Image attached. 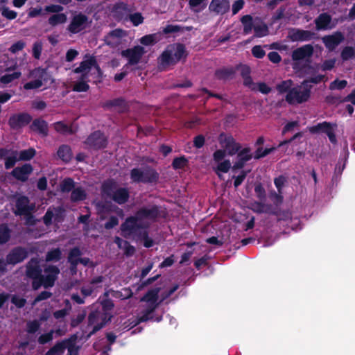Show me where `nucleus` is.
I'll return each mask as SVG.
<instances>
[{
  "mask_svg": "<svg viewBox=\"0 0 355 355\" xmlns=\"http://www.w3.org/2000/svg\"><path fill=\"white\" fill-rule=\"evenodd\" d=\"M331 16L327 12L320 14L314 20L316 29L321 31L331 28L329 24L331 22Z\"/></svg>",
  "mask_w": 355,
  "mask_h": 355,
  "instance_id": "nucleus-27",
  "label": "nucleus"
},
{
  "mask_svg": "<svg viewBox=\"0 0 355 355\" xmlns=\"http://www.w3.org/2000/svg\"><path fill=\"white\" fill-rule=\"evenodd\" d=\"M106 107H119L121 109H125L126 108V103L125 101L122 98H114L110 101H108L106 104Z\"/></svg>",
  "mask_w": 355,
  "mask_h": 355,
  "instance_id": "nucleus-51",
  "label": "nucleus"
},
{
  "mask_svg": "<svg viewBox=\"0 0 355 355\" xmlns=\"http://www.w3.org/2000/svg\"><path fill=\"white\" fill-rule=\"evenodd\" d=\"M250 208L255 213H267L274 216H279V210L272 207V205L265 204L264 201H254L250 204Z\"/></svg>",
  "mask_w": 355,
  "mask_h": 355,
  "instance_id": "nucleus-20",
  "label": "nucleus"
},
{
  "mask_svg": "<svg viewBox=\"0 0 355 355\" xmlns=\"http://www.w3.org/2000/svg\"><path fill=\"white\" fill-rule=\"evenodd\" d=\"M54 331L51 330L48 333L40 335L37 339L38 343L40 345H45L53 339Z\"/></svg>",
  "mask_w": 355,
  "mask_h": 355,
  "instance_id": "nucleus-54",
  "label": "nucleus"
},
{
  "mask_svg": "<svg viewBox=\"0 0 355 355\" xmlns=\"http://www.w3.org/2000/svg\"><path fill=\"white\" fill-rule=\"evenodd\" d=\"M36 151L34 148H30L26 150H21L19 155V159L23 161L31 160L35 155Z\"/></svg>",
  "mask_w": 355,
  "mask_h": 355,
  "instance_id": "nucleus-49",
  "label": "nucleus"
},
{
  "mask_svg": "<svg viewBox=\"0 0 355 355\" xmlns=\"http://www.w3.org/2000/svg\"><path fill=\"white\" fill-rule=\"evenodd\" d=\"M156 309V305L153 306H148L146 309L141 311V315L136 318V324H139L141 322H147L154 319L153 313Z\"/></svg>",
  "mask_w": 355,
  "mask_h": 355,
  "instance_id": "nucleus-29",
  "label": "nucleus"
},
{
  "mask_svg": "<svg viewBox=\"0 0 355 355\" xmlns=\"http://www.w3.org/2000/svg\"><path fill=\"white\" fill-rule=\"evenodd\" d=\"M130 176L132 182L143 184H157L159 178L157 171L150 166L132 168Z\"/></svg>",
  "mask_w": 355,
  "mask_h": 355,
  "instance_id": "nucleus-3",
  "label": "nucleus"
},
{
  "mask_svg": "<svg viewBox=\"0 0 355 355\" xmlns=\"http://www.w3.org/2000/svg\"><path fill=\"white\" fill-rule=\"evenodd\" d=\"M30 129L42 137H46L49 135L48 123L40 118L35 119L32 121Z\"/></svg>",
  "mask_w": 355,
  "mask_h": 355,
  "instance_id": "nucleus-24",
  "label": "nucleus"
},
{
  "mask_svg": "<svg viewBox=\"0 0 355 355\" xmlns=\"http://www.w3.org/2000/svg\"><path fill=\"white\" fill-rule=\"evenodd\" d=\"M62 259V251L59 248H53L47 252L45 260L46 262H57Z\"/></svg>",
  "mask_w": 355,
  "mask_h": 355,
  "instance_id": "nucleus-34",
  "label": "nucleus"
},
{
  "mask_svg": "<svg viewBox=\"0 0 355 355\" xmlns=\"http://www.w3.org/2000/svg\"><path fill=\"white\" fill-rule=\"evenodd\" d=\"M82 252L78 247H74L71 248L68 255V262L74 261L80 258Z\"/></svg>",
  "mask_w": 355,
  "mask_h": 355,
  "instance_id": "nucleus-56",
  "label": "nucleus"
},
{
  "mask_svg": "<svg viewBox=\"0 0 355 355\" xmlns=\"http://www.w3.org/2000/svg\"><path fill=\"white\" fill-rule=\"evenodd\" d=\"M182 30L180 25L168 24L162 30V33L167 35L170 33H178Z\"/></svg>",
  "mask_w": 355,
  "mask_h": 355,
  "instance_id": "nucleus-62",
  "label": "nucleus"
},
{
  "mask_svg": "<svg viewBox=\"0 0 355 355\" xmlns=\"http://www.w3.org/2000/svg\"><path fill=\"white\" fill-rule=\"evenodd\" d=\"M42 270L37 257L31 258L26 265V275L29 279H38L42 277Z\"/></svg>",
  "mask_w": 355,
  "mask_h": 355,
  "instance_id": "nucleus-16",
  "label": "nucleus"
},
{
  "mask_svg": "<svg viewBox=\"0 0 355 355\" xmlns=\"http://www.w3.org/2000/svg\"><path fill=\"white\" fill-rule=\"evenodd\" d=\"M173 51L168 49H165L159 55L158 60L161 66L166 67L171 65H175L177 62L173 58Z\"/></svg>",
  "mask_w": 355,
  "mask_h": 355,
  "instance_id": "nucleus-28",
  "label": "nucleus"
},
{
  "mask_svg": "<svg viewBox=\"0 0 355 355\" xmlns=\"http://www.w3.org/2000/svg\"><path fill=\"white\" fill-rule=\"evenodd\" d=\"M10 238V230L6 225H0V243H7Z\"/></svg>",
  "mask_w": 355,
  "mask_h": 355,
  "instance_id": "nucleus-47",
  "label": "nucleus"
},
{
  "mask_svg": "<svg viewBox=\"0 0 355 355\" xmlns=\"http://www.w3.org/2000/svg\"><path fill=\"white\" fill-rule=\"evenodd\" d=\"M253 19L250 15H246L241 17V21L243 26V33L248 35L254 29Z\"/></svg>",
  "mask_w": 355,
  "mask_h": 355,
  "instance_id": "nucleus-35",
  "label": "nucleus"
},
{
  "mask_svg": "<svg viewBox=\"0 0 355 355\" xmlns=\"http://www.w3.org/2000/svg\"><path fill=\"white\" fill-rule=\"evenodd\" d=\"M32 120L33 118L30 114L21 112L12 114L8 119V123L10 129L18 130L28 125Z\"/></svg>",
  "mask_w": 355,
  "mask_h": 355,
  "instance_id": "nucleus-8",
  "label": "nucleus"
},
{
  "mask_svg": "<svg viewBox=\"0 0 355 355\" xmlns=\"http://www.w3.org/2000/svg\"><path fill=\"white\" fill-rule=\"evenodd\" d=\"M160 291L159 287H156L148 290L146 294L141 297V301L148 303V306H153L156 305V309L158 307L159 302H158L159 293Z\"/></svg>",
  "mask_w": 355,
  "mask_h": 355,
  "instance_id": "nucleus-25",
  "label": "nucleus"
},
{
  "mask_svg": "<svg viewBox=\"0 0 355 355\" xmlns=\"http://www.w3.org/2000/svg\"><path fill=\"white\" fill-rule=\"evenodd\" d=\"M84 144L89 149L99 150L107 146L108 139L104 132L101 130H96L87 137Z\"/></svg>",
  "mask_w": 355,
  "mask_h": 355,
  "instance_id": "nucleus-6",
  "label": "nucleus"
},
{
  "mask_svg": "<svg viewBox=\"0 0 355 355\" xmlns=\"http://www.w3.org/2000/svg\"><path fill=\"white\" fill-rule=\"evenodd\" d=\"M313 52L314 49L312 44H305L293 51L291 58L294 62L309 59L313 56Z\"/></svg>",
  "mask_w": 355,
  "mask_h": 355,
  "instance_id": "nucleus-17",
  "label": "nucleus"
},
{
  "mask_svg": "<svg viewBox=\"0 0 355 355\" xmlns=\"http://www.w3.org/2000/svg\"><path fill=\"white\" fill-rule=\"evenodd\" d=\"M76 340H77V336L73 334V335H71L69 338L64 339V340H63L62 341H59V342L61 343V345H62L63 347H64V350L66 349H67V350H68L69 349L79 347L76 344Z\"/></svg>",
  "mask_w": 355,
  "mask_h": 355,
  "instance_id": "nucleus-44",
  "label": "nucleus"
},
{
  "mask_svg": "<svg viewBox=\"0 0 355 355\" xmlns=\"http://www.w3.org/2000/svg\"><path fill=\"white\" fill-rule=\"evenodd\" d=\"M254 192L256 196L261 201H265L266 199V192L261 182H257L254 185Z\"/></svg>",
  "mask_w": 355,
  "mask_h": 355,
  "instance_id": "nucleus-50",
  "label": "nucleus"
},
{
  "mask_svg": "<svg viewBox=\"0 0 355 355\" xmlns=\"http://www.w3.org/2000/svg\"><path fill=\"white\" fill-rule=\"evenodd\" d=\"M28 256V250L22 246L13 248L7 254L6 258L9 265H17L23 262Z\"/></svg>",
  "mask_w": 355,
  "mask_h": 355,
  "instance_id": "nucleus-9",
  "label": "nucleus"
},
{
  "mask_svg": "<svg viewBox=\"0 0 355 355\" xmlns=\"http://www.w3.org/2000/svg\"><path fill=\"white\" fill-rule=\"evenodd\" d=\"M347 85V82L345 80H338L336 79L333 82L331 83L329 85L330 89H344Z\"/></svg>",
  "mask_w": 355,
  "mask_h": 355,
  "instance_id": "nucleus-60",
  "label": "nucleus"
},
{
  "mask_svg": "<svg viewBox=\"0 0 355 355\" xmlns=\"http://www.w3.org/2000/svg\"><path fill=\"white\" fill-rule=\"evenodd\" d=\"M21 73L19 71H15L12 73H6L3 75L0 78V82L2 84H8L12 83L13 80L18 79L21 76Z\"/></svg>",
  "mask_w": 355,
  "mask_h": 355,
  "instance_id": "nucleus-43",
  "label": "nucleus"
},
{
  "mask_svg": "<svg viewBox=\"0 0 355 355\" xmlns=\"http://www.w3.org/2000/svg\"><path fill=\"white\" fill-rule=\"evenodd\" d=\"M279 148H277V146H272L271 148H266L265 149H263L262 147H258L257 150L254 152L253 157L255 159H259L261 158H263L268 155L270 154L271 153L274 152Z\"/></svg>",
  "mask_w": 355,
  "mask_h": 355,
  "instance_id": "nucleus-39",
  "label": "nucleus"
},
{
  "mask_svg": "<svg viewBox=\"0 0 355 355\" xmlns=\"http://www.w3.org/2000/svg\"><path fill=\"white\" fill-rule=\"evenodd\" d=\"M254 31L256 37H262L268 34V28L265 23L254 26Z\"/></svg>",
  "mask_w": 355,
  "mask_h": 355,
  "instance_id": "nucleus-46",
  "label": "nucleus"
},
{
  "mask_svg": "<svg viewBox=\"0 0 355 355\" xmlns=\"http://www.w3.org/2000/svg\"><path fill=\"white\" fill-rule=\"evenodd\" d=\"M75 189V182L71 178H64L60 184V189L63 193H69Z\"/></svg>",
  "mask_w": 355,
  "mask_h": 355,
  "instance_id": "nucleus-40",
  "label": "nucleus"
},
{
  "mask_svg": "<svg viewBox=\"0 0 355 355\" xmlns=\"http://www.w3.org/2000/svg\"><path fill=\"white\" fill-rule=\"evenodd\" d=\"M87 198L85 191L81 187L75 188L71 193L70 200L72 202L83 201Z\"/></svg>",
  "mask_w": 355,
  "mask_h": 355,
  "instance_id": "nucleus-32",
  "label": "nucleus"
},
{
  "mask_svg": "<svg viewBox=\"0 0 355 355\" xmlns=\"http://www.w3.org/2000/svg\"><path fill=\"white\" fill-rule=\"evenodd\" d=\"M33 170V166L30 164H24L21 166L15 167L12 171L11 174L16 180L26 182Z\"/></svg>",
  "mask_w": 355,
  "mask_h": 355,
  "instance_id": "nucleus-21",
  "label": "nucleus"
},
{
  "mask_svg": "<svg viewBox=\"0 0 355 355\" xmlns=\"http://www.w3.org/2000/svg\"><path fill=\"white\" fill-rule=\"evenodd\" d=\"M209 9L217 15H224L230 10L229 0H212Z\"/></svg>",
  "mask_w": 355,
  "mask_h": 355,
  "instance_id": "nucleus-23",
  "label": "nucleus"
},
{
  "mask_svg": "<svg viewBox=\"0 0 355 355\" xmlns=\"http://www.w3.org/2000/svg\"><path fill=\"white\" fill-rule=\"evenodd\" d=\"M188 164L189 160L184 155H182L174 158L172 162L171 166L173 169L178 170L184 168L186 166H188Z\"/></svg>",
  "mask_w": 355,
  "mask_h": 355,
  "instance_id": "nucleus-37",
  "label": "nucleus"
},
{
  "mask_svg": "<svg viewBox=\"0 0 355 355\" xmlns=\"http://www.w3.org/2000/svg\"><path fill=\"white\" fill-rule=\"evenodd\" d=\"M293 85V82L292 80H283L279 84L277 85L276 89L278 91L279 94H284L286 93L288 94V92L293 88L292 85Z\"/></svg>",
  "mask_w": 355,
  "mask_h": 355,
  "instance_id": "nucleus-41",
  "label": "nucleus"
},
{
  "mask_svg": "<svg viewBox=\"0 0 355 355\" xmlns=\"http://www.w3.org/2000/svg\"><path fill=\"white\" fill-rule=\"evenodd\" d=\"M43 83L42 80L36 79L25 83L24 88L26 90L38 89L41 87Z\"/></svg>",
  "mask_w": 355,
  "mask_h": 355,
  "instance_id": "nucleus-61",
  "label": "nucleus"
},
{
  "mask_svg": "<svg viewBox=\"0 0 355 355\" xmlns=\"http://www.w3.org/2000/svg\"><path fill=\"white\" fill-rule=\"evenodd\" d=\"M322 40L326 48L332 51L344 41L345 37L342 32L336 31L332 35L324 36Z\"/></svg>",
  "mask_w": 355,
  "mask_h": 355,
  "instance_id": "nucleus-19",
  "label": "nucleus"
},
{
  "mask_svg": "<svg viewBox=\"0 0 355 355\" xmlns=\"http://www.w3.org/2000/svg\"><path fill=\"white\" fill-rule=\"evenodd\" d=\"M92 67H94L97 71L98 78H101L103 75L102 70L99 65L97 64L95 57L92 56L87 60H85L80 63L79 67H76L73 72L75 73H85L86 71L91 69Z\"/></svg>",
  "mask_w": 355,
  "mask_h": 355,
  "instance_id": "nucleus-18",
  "label": "nucleus"
},
{
  "mask_svg": "<svg viewBox=\"0 0 355 355\" xmlns=\"http://www.w3.org/2000/svg\"><path fill=\"white\" fill-rule=\"evenodd\" d=\"M87 78V73H82L80 80L76 82L73 87V91L77 92H87L89 89V85L85 81Z\"/></svg>",
  "mask_w": 355,
  "mask_h": 355,
  "instance_id": "nucleus-33",
  "label": "nucleus"
},
{
  "mask_svg": "<svg viewBox=\"0 0 355 355\" xmlns=\"http://www.w3.org/2000/svg\"><path fill=\"white\" fill-rule=\"evenodd\" d=\"M1 11V15L4 17H6V19H10V20L15 19L17 16V12L10 10L8 8L6 7L5 6L2 8Z\"/></svg>",
  "mask_w": 355,
  "mask_h": 355,
  "instance_id": "nucleus-63",
  "label": "nucleus"
},
{
  "mask_svg": "<svg viewBox=\"0 0 355 355\" xmlns=\"http://www.w3.org/2000/svg\"><path fill=\"white\" fill-rule=\"evenodd\" d=\"M218 140L223 147L227 151L229 155H234L241 148L239 143H237L232 135H227L224 132L219 135Z\"/></svg>",
  "mask_w": 355,
  "mask_h": 355,
  "instance_id": "nucleus-10",
  "label": "nucleus"
},
{
  "mask_svg": "<svg viewBox=\"0 0 355 355\" xmlns=\"http://www.w3.org/2000/svg\"><path fill=\"white\" fill-rule=\"evenodd\" d=\"M44 275L42 274L41 277L44 280V288L53 286L60 272L59 268L54 265H48L44 267Z\"/></svg>",
  "mask_w": 355,
  "mask_h": 355,
  "instance_id": "nucleus-15",
  "label": "nucleus"
},
{
  "mask_svg": "<svg viewBox=\"0 0 355 355\" xmlns=\"http://www.w3.org/2000/svg\"><path fill=\"white\" fill-rule=\"evenodd\" d=\"M40 327V323L37 320L29 321L26 324V331L28 334H33L36 333Z\"/></svg>",
  "mask_w": 355,
  "mask_h": 355,
  "instance_id": "nucleus-55",
  "label": "nucleus"
},
{
  "mask_svg": "<svg viewBox=\"0 0 355 355\" xmlns=\"http://www.w3.org/2000/svg\"><path fill=\"white\" fill-rule=\"evenodd\" d=\"M236 69L230 67H222L215 71L214 76L218 80L227 81L234 78Z\"/></svg>",
  "mask_w": 355,
  "mask_h": 355,
  "instance_id": "nucleus-26",
  "label": "nucleus"
},
{
  "mask_svg": "<svg viewBox=\"0 0 355 355\" xmlns=\"http://www.w3.org/2000/svg\"><path fill=\"white\" fill-rule=\"evenodd\" d=\"M324 78V76L321 75V74H319V75H317L315 76H312L307 79H305L302 82V85L305 86V87H310L311 85H308V83L318 84V83H321Z\"/></svg>",
  "mask_w": 355,
  "mask_h": 355,
  "instance_id": "nucleus-58",
  "label": "nucleus"
},
{
  "mask_svg": "<svg viewBox=\"0 0 355 355\" xmlns=\"http://www.w3.org/2000/svg\"><path fill=\"white\" fill-rule=\"evenodd\" d=\"M340 57L343 61L355 58V49L352 46L344 47L340 53Z\"/></svg>",
  "mask_w": 355,
  "mask_h": 355,
  "instance_id": "nucleus-42",
  "label": "nucleus"
},
{
  "mask_svg": "<svg viewBox=\"0 0 355 355\" xmlns=\"http://www.w3.org/2000/svg\"><path fill=\"white\" fill-rule=\"evenodd\" d=\"M57 155L64 162L68 163L72 158L71 148L68 145L62 144L59 147Z\"/></svg>",
  "mask_w": 355,
  "mask_h": 355,
  "instance_id": "nucleus-30",
  "label": "nucleus"
},
{
  "mask_svg": "<svg viewBox=\"0 0 355 355\" xmlns=\"http://www.w3.org/2000/svg\"><path fill=\"white\" fill-rule=\"evenodd\" d=\"M129 19L133 26H138L144 22V18L140 12L130 15Z\"/></svg>",
  "mask_w": 355,
  "mask_h": 355,
  "instance_id": "nucleus-59",
  "label": "nucleus"
},
{
  "mask_svg": "<svg viewBox=\"0 0 355 355\" xmlns=\"http://www.w3.org/2000/svg\"><path fill=\"white\" fill-rule=\"evenodd\" d=\"M310 87L297 85L293 87L285 96L286 101L289 105L302 104L307 102L311 97Z\"/></svg>",
  "mask_w": 355,
  "mask_h": 355,
  "instance_id": "nucleus-4",
  "label": "nucleus"
},
{
  "mask_svg": "<svg viewBox=\"0 0 355 355\" xmlns=\"http://www.w3.org/2000/svg\"><path fill=\"white\" fill-rule=\"evenodd\" d=\"M64 352V347L60 342H57L46 352L45 355H62Z\"/></svg>",
  "mask_w": 355,
  "mask_h": 355,
  "instance_id": "nucleus-48",
  "label": "nucleus"
},
{
  "mask_svg": "<svg viewBox=\"0 0 355 355\" xmlns=\"http://www.w3.org/2000/svg\"><path fill=\"white\" fill-rule=\"evenodd\" d=\"M15 198V208L14 214L16 216H25L28 217V220L33 218L32 211L35 209V204L30 202L28 197L24 195L15 194L13 196Z\"/></svg>",
  "mask_w": 355,
  "mask_h": 355,
  "instance_id": "nucleus-5",
  "label": "nucleus"
},
{
  "mask_svg": "<svg viewBox=\"0 0 355 355\" xmlns=\"http://www.w3.org/2000/svg\"><path fill=\"white\" fill-rule=\"evenodd\" d=\"M139 41L145 46L154 45L159 41V36L158 33L148 34L141 37Z\"/></svg>",
  "mask_w": 355,
  "mask_h": 355,
  "instance_id": "nucleus-36",
  "label": "nucleus"
},
{
  "mask_svg": "<svg viewBox=\"0 0 355 355\" xmlns=\"http://www.w3.org/2000/svg\"><path fill=\"white\" fill-rule=\"evenodd\" d=\"M252 54L254 58L261 59L265 56L266 51L263 49L261 46L256 45L252 49Z\"/></svg>",
  "mask_w": 355,
  "mask_h": 355,
  "instance_id": "nucleus-64",
  "label": "nucleus"
},
{
  "mask_svg": "<svg viewBox=\"0 0 355 355\" xmlns=\"http://www.w3.org/2000/svg\"><path fill=\"white\" fill-rule=\"evenodd\" d=\"M66 21L67 15L64 13H58L51 15L48 19V23L52 26H55L58 24L65 23Z\"/></svg>",
  "mask_w": 355,
  "mask_h": 355,
  "instance_id": "nucleus-38",
  "label": "nucleus"
},
{
  "mask_svg": "<svg viewBox=\"0 0 355 355\" xmlns=\"http://www.w3.org/2000/svg\"><path fill=\"white\" fill-rule=\"evenodd\" d=\"M54 220L56 223H62L64 219V212L65 210L62 207H57L54 208Z\"/></svg>",
  "mask_w": 355,
  "mask_h": 355,
  "instance_id": "nucleus-57",
  "label": "nucleus"
},
{
  "mask_svg": "<svg viewBox=\"0 0 355 355\" xmlns=\"http://www.w3.org/2000/svg\"><path fill=\"white\" fill-rule=\"evenodd\" d=\"M144 53V48L139 45L121 51V55L128 58V64L130 65L137 64Z\"/></svg>",
  "mask_w": 355,
  "mask_h": 355,
  "instance_id": "nucleus-12",
  "label": "nucleus"
},
{
  "mask_svg": "<svg viewBox=\"0 0 355 355\" xmlns=\"http://www.w3.org/2000/svg\"><path fill=\"white\" fill-rule=\"evenodd\" d=\"M337 127L336 123L332 124L330 122L323 121L309 128V131L311 134L324 133L327 135L330 142L333 144L337 143V139L335 134V128Z\"/></svg>",
  "mask_w": 355,
  "mask_h": 355,
  "instance_id": "nucleus-7",
  "label": "nucleus"
},
{
  "mask_svg": "<svg viewBox=\"0 0 355 355\" xmlns=\"http://www.w3.org/2000/svg\"><path fill=\"white\" fill-rule=\"evenodd\" d=\"M175 53L173 54V58L178 63L181 60H185L188 56V52L187 51L184 44L182 43H176L174 44Z\"/></svg>",
  "mask_w": 355,
  "mask_h": 355,
  "instance_id": "nucleus-31",
  "label": "nucleus"
},
{
  "mask_svg": "<svg viewBox=\"0 0 355 355\" xmlns=\"http://www.w3.org/2000/svg\"><path fill=\"white\" fill-rule=\"evenodd\" d=\"M53 126H54V129L55 130V131L59 133L65 134L67 132H69V133L71 132V128L69 125H67V124H65L64 123H63L62 121L55 122L53 124Z\"/></svg>",
  "mask_w": 355,
  "mask_h": 355,
  "instance_id": "nucleus-52",
  "label": "nucleus"
},
{
  "mask_svg": "<svg viewBox=\"0 0 355 355\" xmlns=\"http://www.w3.org/2000/svg\"><path fill=\"white\" fill-rule=\"evenodd\" d=\"M159 216V207L143 206L139 208L133 216L127 217L120 226L121 231L135 232L141 229H149L150 221H155Z\"/></svg>",
  "mask_w": 355,
  "mask_h": 355,
  "instance_id": "nucleus-1",
  "label": "nucleus"
},
{
  "mask_svg": "<svg viewBox=\"0 0 355 355\" xmlns=\"http://www.w3.org/2000/svg\"><path fill=\"white\" fill-rule=\"evenodd\" d=\"M121 235L124 238H129L133 236L137 239L142 241L144 247L149 248L153 246L154 241L149 236L148 229H141L137 230L135 232H130V231H121Z\"/></svg>",
  "mask_w": 355,
  "mask_h": 355,
  "instance_id": "nucleus-13",
  "label": "nucleus"
},
{
  "mask_svg": "<svg viewBox=\"0 0 355 355\" xmlns=\"http://www.w3.org/2000/svg\"><path fill=\"white\" fill-rule=\"evenodd\" d=\"M237 160L232 166V170L241 169L244 167L245 163L252 158L250 154V148L249 147L244 148L237 153Z\"/></svg>",
  "mask_w": 355,
  "mask_h": 355,
  "instance_id": "nucleus-22",
  "label": "nucleus"
},
{
  "mask_svg": "<svg viewBox=\"0 0 355 355\" xmlns=\"http://www.w3.org/2000/svg\"><path fill=\"white\" fill-rule=\"evenodd\" d=\"M269 196L274 205L276 207L275 208L278 210L277 207L281 205L284 200L282 193H280L278 191L276 192L275 190H272L270 191Z\"/></svg>",
  "mask_w": 355,
  "mask_h": 355,
  "instance_id": "nucleus-45",
  "label": "nucleus"
},
{
  "mask_svg": "<svg viewBox=\"0 0 355 355\" xmlns=\"http://www.w3.org/2000/svg\"><path fill=\"white\" fill-rule=\"evenodd\" d=\"M288 37L292 42H307L316 38V33L311 31L300 28H291Z\"/></svg>",
  "mask_w": 355,
  "mask_h": 355,
  "instance_id": "nucleus-14",
  "label": "nucleus"
},
{
  "mask_svg": "<svg viewBox=\"0 0 355 355\" xmlns=\"http://www.w3.org/2000/svg\"><path fill=\"white\" fill-rule=\"evenodd\" d=\"M102 193L118 205H124L128 202L130 191L128 188L122 187L114 179H108L102 184Z\"/></svg>",
  "mask_w": 355,
  "mask_h": 355,
  "instance_id": "nucleus-2",
  "label": "nucleus"
},
{
  "mask_svg": "<svg viewBox=\"0 0 355 355\" xmlns=\"http://www.w3.org/2000/svg\"><path fill=\"white\" fill-rule=\"evenodd\" d=\"M42 41H36L33 45V56L34 58L38 60L40 58L41 53L42 51Z\"/></svg>",
  "mask_w": 355,
  "mask_h": 355,
  "instance_id": "nucleus-53",
  "label": "nucleus"
},
{
  "mask_svg": "<svg viewBox=\"0 0 355 355\" xmlns=\"http://www.w3.org/2000/svg\"><path fill=\"white\" fill-rule=\"evenodd\" d=\"M88 24V17L83 13L74 15L67 26V31L71 34L78 33L85 30Z\"/></svg>",
  "mask_w": 355,
  "mask_h": 355,
  "instance_id": "nucleus-11",
  "label": "nucleus"
}]
</instances>
